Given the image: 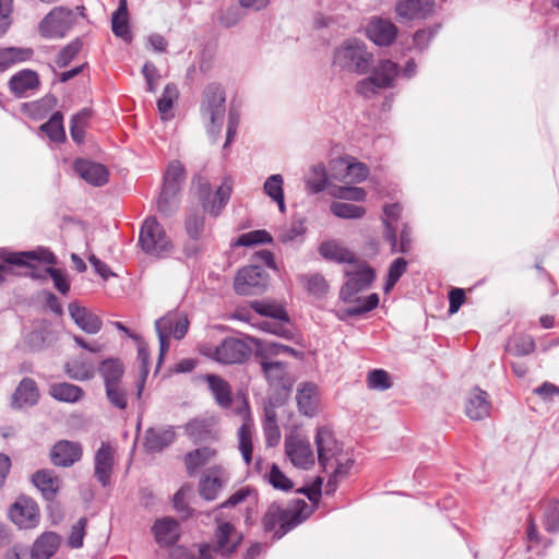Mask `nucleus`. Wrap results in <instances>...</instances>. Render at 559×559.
Masks as SVG:
<instances>
[{"mask_svg":"<svg viewBox=\"0 0 559 559\" xmlns=\"http://www.w3.org/2000/svg\"><path fill=\"white\" fill-rule=\"evenodd\" d=\"M334 195L338 199L359 202L366 199L367 193L359 187H340Z\"/></svg>","mask_w":559,"mask_h":559,"instance_id":"63","label":"nucleus"},{"mask_svg":"<svg viewBox=\"0 0 559 559\" xmlns=\"http://www.w3.org/2000/svg\"><path fill=\"white\" fill-rule=\"evenodd\" d=\"M261 367L271 384H280L287 373V365L274 359H261Z\"/></svg>","mask_w":559,"mask_h":559,"instance_id":"43","label":"nucleus"},{"mask_svg":"<svg viewBox=\"0 0 559 559\" xmlns=\"http://www.w3.org/2000/svg\"><path fill=\"white\" fill-rule=\"evenodd\" d=\"M50 456L55 465L68 467L81 460L82 448L78 442L61 440L52 447Z\"/></svg>","mask_w":559,"mask_h":559,"instance_id":"22","label":"nucleus"},{"mask_svg":"<svg viewBox=\"0 0 559 559\" xmlns=\"http://www.w3.org/2000/svg\"><path fill=\"white\" fill-rule=\"evenodd\" d=\"M200 353L219 364L231 365L243 362L250 355V347L238 338L227 337L215 347L209 344L201 345Z\"/></svg>","mask_w":559,"mask_h":559,"instance_id":"6","label":"nucleus"},{"mask_svg":"<svg viewBox=\"0 0 559 559\" xmlns=\"http://www.w3.org/2000/svg\"><path fill=\"white\" fill-rule=\"evenodd\" d=\"M173 427H154L145 431L143 445L147 452H160L175 440Z\"/></svg>","mask_w":559,"mask_h":559,"instance_id":"24","label":"nucleus"},{"mask_svg":"<svg viewBox=\"0 0 559 559\" xmlns=\"http://www.w3.org/2000/svg\"><path fill=\"white\" fill-rule=\"evenodd\" d=\"M242 19V13L236 5H231L222 11L217 17L218 23L225 27L236 25Z\"/></svg>","mask_w":559,"mask_h":559,"instance_id":"62","label":"nucleus"},{"mask_svg":"<svg viewBox=\"0 0 559 559\" xmlns=\"http://www.w3.org/2000/svg\"><path fill=\"white\" fill-rule=\"evenodd\" d=\"M296 401L299 411L305 416H314L319 411L320 403L318 386L311 382L300 383L297 389Z\"/></svg>","mask_w":559,"mask_h":559,"instance_id":"23","label":"nucleus"},{"mask_svg":"<svg viewBox=\"0 0 559 559\" xmlns=\"http://www.w3.org/2000/svg\"><path fill=\"white\" fill-rule=\"evenodd\" d=\"M215 521L217 523L215 551L229 556L240 544L242 535L230 523L222 522L218 514Z\"/></svg>","mask_w":559,"mask_h":559,"instance_id":"18","label":"nucleus"},{"mask_svg":"<svg viewBox=\"0 0 559 559\" xmlns=\"http://www.w3.org/2000/svg\"><path fill=\"white\" fill-rule=\"evenodd\" d=\"M407 270V261L404 258H396L389 266L388 278L384 285V290L390 292L401 276Z\"/></svg>","mask_w":559,"mask_h":559,"instance_id":"53","label":"nucleus"},{"mask_svg":"<svg viewBox=\"0 0 559 559\" xmlns=\"http://www.w3.org/2000/svg\"><path fill=\"white\" fill-rule=\"evenodd\" d=\"M112 33L129 43L132 39V35L129 28L127 0H119V7L114 12L111 17Z\"/></svg>","mask_w":559,"mask_h":559,"instance_id":"37","label":"nucleus"},{"mask_svg":"<svg viewBox=\"0 0 559 559\" xmlns=\"http://www.w3.org/2000/svg\"><path fill=\"white\" fill-rule=\"evenodd\" d=\"M75 16L71 10L62 7L55 8L39 24V32L44 37L62 38L70 31Z\"/></svg>","mask_w":559,"mask_h":559,"instance_id":"10","label":"nucleus"},{"mask_svg":"<svg viewBox=\"0 0 559 559\" xmlns=\"http://www.w3.org/2000/svg\"><path fill=\"white\" fill-rule=\"evenodd\" d=\"M544 524L546 530L550 533L559 531V501L552 502L547 507Z\"/></svg>","mask_w":559,"mask_h":559,"instance_id":"60","label":"nucleus"},{"mask_svg":"<svg viewBox=\"0 0 559 559\" xmlns=\"http://www.w3.org/2000/svg\"><path fill=\"white\" fill-rule=\"evenodd\" d=\"M535 341L530 335H515L508 342L506 349L515 356L530 355L535 350Z\"/></svg>","mask_w":559,"mask_h":559,"instance_id":"44","label":"nucleus"},{"mask_svg":"<svg viewBox=\"0 0 559 559\" xmlns=\"http://www.w3.org/2000/svg\"><path fill=\"white\" fill-rule=\"evenodd\" d=\"M270 484L281 490H290L293 488V481L280 469L276 464H272L271 469L267 474Z\"/></svg>","mask_w":559,"mask_h":559,"instance_id":"55","label":"nucleus"},{"mask_svg":"<svg viewBox=\"0 0 559 559\" xmlns=\"http://www.w3.org/2000/svg\"><path fill=\"white\" fill-rule=\"evenodd\" d=\"M100 373L105 381V386L120 383L123 373L121 364L118 360L108 359L103 361L100 366Z\"/></svg>","mask_w":559,"mask_h":559,"instance_id":"50","label":"nucleus"},{"mask_svg":"<svg viewBox=\"0 0 559 559\" xmlns=\"http://www.w3.org/2000/svg\"><path fill=\"white\" fill-rule=\"evenodd\" d=\"M331 212L340 218L357 219L364 217L366 209L352 203L333 202L331 204Z\"/></svg>","mask_w":559,"mask_h":559,"instance_id":"48","label":"nucleus"},{"mask_svg":"<svg viewBox=\"0 0 559 559\" xmlns=\"http://www.w3.org/2000/svg\"><path fill=\"white\" fill-rule=\"evenodd\" d=\"M66 371L70 378L79 381L90 380L95 374L94 366L82 360L68 362L66 366Z\"/></svg>","mask_w":559,"mask_h":559,"instance_id":"49","label":"nucleus"},{"mask_svg":"<svg viewBox=\"0 0 559 559\" xmlns=\"http://www.w3.org/2000/svg\"><path fill=\"white\" fill-rule=\"evenodd\" d=\"M272 236L263 229L252 230L246 234H241L233 243L236 247H250L261 243L272 242Z\"/></svg>","mask_w":559,"mask_h":559,"instance_id":"51","label":"nucleus"},{"mask_svg":"<svg viewBox=\"0 0 559 559\" xmlns=\"http://www.w3.org/2000/svg\"><path fill=\"white\" fill-rule=\"evenodd\" d=\"M51 141L60 142L66 139L64 129L62 126V115L55 112L51 118L40 127Z\"/></svg>","mask_w":559,"mask_h":559,"instance_id":"52","label":"nucleus"},{"mask_svg":"<svg viewBox=\"0 0 559 559\" xmlns=\"http://www.w3.org/2000/svg\"><path fill=\"white\" fill-rule=\"evenodd\" d=\"M231 187L227 182H223L214 192L210 182L199 179L198 195L202 203V209L210 212L211 215L217 216L225 207L230 198Z\"/></svg>","mask_w":559,"mask_h":559,"instance_id":"12","label":"nucleus"},{"mask_svg":"<svg viewBox=\"0 0 559 559\" xmlns=\"http://www.w3.org/2000/svg\"><path fill=\"white\" fill-rule=\"evenodd\" d=\"M61 544V536L55 532H45L39 535L31 549L33 559H49L58 550Z\"/></svg>","mask_w":559,"mask_h":559,"instance_id":"28","label":"nucleus"},{"mask_svg":"<svg viewBox=\"0 0 559 559\" xmlns=\"http://www.w3.org/2000/svg\"><path fill=\"white\" fill-rule=\"evenodd\" d=\"M153 533L156 542L160 546H170L175 544L179 537V525L171 518H163L155 522Z\"/></svg>","mask_w":559,"mask_h":559,"instance_id":"31","label":"nucleus"},{"mask_svg":"<svg viewBox=\"0 0 559 559\" xmlns=\"http://www.w3.org/2000/svg\"><path fill=\"white\" fill-rule=\"evenodd\" d=\"M225 91L216 83L209 84L202 95L201 119L211 135H217L223 127L226 106Z\"/></svg>","mask_w":559,"mask_h":559,"instance_id":"3","label":"nucleus"},{"mask_svg":"<svg viewBox=\"0 0 559 559\" xmlns=\"http://www.w3.org/2000/svg\"><path fill=\"white\" fill-rule=\"evenodd\" d=\"M348 265L349 266L345 270L348 280L341 289V298L346 302H355V305L346 309L348 316H359L373 310L379 304V296L377 294L354 299L357 293L367 288L372 283L374 280V271L368 264L360 263L357 260L354 264Z\"/></svg>","mask_w":559,"mask_h":559,"instance_id":"1","label":"nucleus"},{"mask_svg":"<svg viewBox=\"0 0 559 559\" xmlns=\"http://www.w3.org/2000/svg\"><path fill=\"white\" fill-rule=\"evenodd\" d=\"M185 180V168L178 160L168 165L164 178V186L158 198V210L164 214H169L176 206V197L180 186Z\"/></svg>","mask_w":559,"mask_h":559,"instance_id":"7","label":"nucleus"},{"mask_svg":"<svg viewBox=\"0 0 559 559\" xmlns=\"http://www.w3.org/2000/svg\"><path fill=\"white\" fill-rule=\"evenodd\" d=\"M433 8V0H399L395 4V14L404 22L425 20L432 14Z\"/></svg>","mask_w":559,"mask_h":559,"instance_id":"16","label":"nucleus"},{"mask_svg":"<svg viewBox=\"0 0 559 559\" xmlns=\"http://www.w3.org/2000/svg\"><path fill=\"white\" fill-rule=\"evenodd\" d=\"M178 90L174 84L165 86L160 98L157 102V108L162 116V119L168 120L173 117L171 109L175 102L178 99Z\"/></svg>","mask_w":559,"mask_h":559,"instance_id":"45","label":"nucleus"},{"mask_svg":"<svg viewBox=\"0 0 559 559\" xmlns=\"http://www.w3.org/2000/svg\"><path fill=\"white\" fill-rule=\"evenodd\" d=\"M242 419V424L238 430V448L243 461L249 464L252 456V430L253 424L247 401H242L241 406L237 411Z\"/></svg>","mask_w":559,"mask_h":559,"instance_id":"17","label":"nucleus"},{"mask_svg":"<svg viewBox=\"0 0 559 559\" xmlns=\"http://www.w3.org/2000/svg\"><path fill=\"white\" fill-rule=\"evenodd\" d=\"M332 165L334 177L341 181L358 183L366 180L369 175L368 166L350 156L334 159Z\"/></svg>","mask_w":559,"mask_h":559,"instance_id":"14","label":"nucleus"},{"mask_svg":"<svg viewBox=\"0 0 559 559\" xmlns=\"http://www.w3.org/2000/svg\"><path fill=\"white\" fill-rule=\"evenodd\" d=\"M399 73L400 66L396 62L390 59L380 60L368 78L357 82L355 90L364 97H370L380 90L393 87Z\"/></svg>","mask_w":559,"mask_h":559,"instance_id":"4","label":"nucleus"},{"mask_svg":"<svg viewBox=\"0 0 559 559\" xmlns=\"http://www.w3.org/2000/svg\"><path fill=\"white\" fill-rule=\"evenodd\" d=\"M116 448L109 443L103 442L95 454V476L99 483L106 487L110 481V476L115 465Z\"/></svg>","mask_w":559,"mask_h":559,"instance_id":"20","label":"nucleus"},{"mask_svg":"<svg viewBox=\"0 0 559 559\" xmlns=\"http://www.w3.org/2000/svg\"><path fill=\"white\" fill-rule=\"evenodd\" d=\"M263 432L265 437V442L269 447H274L280 442L281 430L277 426L276 413L273 409L265 411Z\"/></svg>","mask_w":559,"mask_h":559,"instance_id":"47","label":"nucleus"},{"mask_svg":"<svg viewBox=\"0 0 559 559\" xmlns=\"http://www.w3.org/2000/svg\"><path fill=\"white\" fill-rule=\"evenodd\" d=\"M50 394L59 401L75 403L84 395L83 390L71 383H58L50 388Z\"/></svg>","mask_w":559,"mask_h":559,"instance_id":"42","label":"nucleus"},{"mask_svg":"<svg viewBox=\"0 0 559 559\" xmlns=\"http://www.w3.org/2000/svg\"><path fill=\"white\" fill-rule=\"evenodd\" d=\"M399 32L392 20L380 15L371 16L365 26L366 37L379 47L391 46L396 40Z\"/></svg>","mask_w":559,"mask_h":559,"instance_id":"11","label":"nucleus"},{"mask_svg":"<svg viewBox=\"0 0 559 559\" xmlns=\"http://www.w3.org/2000/svg\"><path fill=\"white\" fill-rule=\"evenodd\" d=\"M38 86V74L32 70H21L9 80V88L16 97H25L28 92L37 90Z\"/></svg>","mask_w":559,"mask_h":559,"instance_id":"27","label":"nucleus"},{"mask_svg":"<svg viewBox=\"0 0 559 559\" xmlns=\"http://www.w3.org/2000/svg\"><path fill=\"white\" fill-rule=\"evenodd\" d=\"M139 242L144 252L157 258L167 257L174 249L170 238L155 217L144 221Z\"/></svg>","mask_w":559,"mask_h":559,"instance_id":"5","label":"nucleus"},{"mask_svg":"<svg viewBox=\"0 0 559 559\" xmlns=\"http://www.w3.org/2000/svg\"><path fill=\"white\" fill-rule=\"evenodd\" d=\"M82 44L80 40H73L69 45H67L57 56L56 64L59 68L67 67L79 53L81 50Z\"/></svg>","mask_w":559,"mask_h":559,"instance_id":"56","label":"nucleus"},{"mask_svg":"<svg viewBox=\"0 0 559 559\" xmlns=\"http://www.w3.org/2000/svg\"><path fill=\"white\" fill-rule=\"evenodd\" d=\"M299 280L306 286L307 292L316 297H322L329 292L326 280L319 273L301 275Z\"/></svg>","mask_w":559,"mask_h":559,"instance_id":"46","label":"nucleus"},{"mask_svg":"<svg viewBox=\"0 0 559 559\" xmlns=\"http://www.w3.org/2000/svg\"><path fill=\"white\" fill-rule=\"evenodd\" d=\"M384 239L391 246V253H406L411 250L412 239H411V230L407 226H404L403 230L400 234V241H397L396 228L392 225L388 219L384 221Z\"/></svg>","mask_w":559,"mask_h":559,"instance_id":"34","label":"nucleus"},{"mask_svg":"<svg viewBox=\"0 0 559 559\" xmlns=\"http://www.w3.org/2000/svg\"><path fill=\"white\" fill-rule=\"evenodd\" d=\"M206 382L217 405L227 409L233 404V391L229 383L216 374H207Z\"/></svg>","mask_w":559,"mask_h":559,"instance_id":"32","label":"nucleus"},{"mask_svg":"<svg viewBox=\"0 0 559 559\" xmlns=\"http://www.w3.org/2000/svg\"><path fill=\"white\" fill-rule=\"evenodd\" d=\"M320 255L328 261L335 263L354 264L355 254L337 240H325L319 246Z\"/></svg>","mask_w":559,"mask_h":559,"instance_id":"29","label":"nucleus"},{"mask_svg":"<svg viewBox=\"0 0 559 559\" xmlns=\"http://www.w3.org/2000/svg\"><path fill=\"white\" fill-rule=\"evenodd\" d=\"M71 319L87 334H96L102 330V319L85 307L71 302L68 307Z\"/></svg>","mask_w":559,"mask_h":559,"instance_id":"21","label":"nucleus"},{"mask_svg":"<svg viewBox=\"0 0 559 559\" xmlns=\"http://www.w3.org/2000/svg\"><path fill=\"white\" fill-rule=\"evenodd\" d=\"M368 386L372 390L384 391L392 386L390 374L382 369H376L368 373Z\"/></svg>","mask_w":559,"mask_h":559,"instance_id":"54","label":"nucleus"},{"mask_svg":"<svg viewBox=\"0 0 559 559\" xmlns=\"http://www.w3.org/2000/svg\"><path fill=\"white\" fill-rule=\"evenodd\" d=\"M8 516L20 530H33L39 524L40 510L34 499L21 496L10 506Z\"/></svg>","mask_w":559,"mask_h":559,"instance_id":"8","label":"nucleus"},{"mask_svg":"<svg viewBox=\"0 0 559 559\" xmlns=\"http://www.w3.org/2000/svg\"><path fill=\"white\" fill-rule=\"evenodd\" d=\"M204 213L203 209H191L186 217V231L192 240H199L204 231Z\"/></svg>","mask_w":559,"mask_h":559,"instance_id":"40","label":"nucleus"},{"mask_svg":"<svg viewBox=\"0 0 559 559\" xmlns=\"http://www.w3.org/2000/svg\"><path fill=\"white\" fill-rule=\"evenodd\" d=\"M267 284V273L260 265L251 264L238 271L234 287L239 295H255L262 293Z\"/></svg>","mask_w":559,"mask_h":559,"instance_id":"9","label":"nucleus"},{"mask_svg":"<svg viewBox=\"0 0 559 559\" xmlns=\"http://www.w3.org/2000/svg\"><path fill=\"white\" fill-rule=\"evenodd\" d=\"M33 484L39 489L43 496L51 499L58 492L61 481L51 471L41 469L32 477Z\"/></svg>","mask_w":559,"mask_h":559,"instance_id":"36","label":"nucleus"},{"mask_svg":"<svg viewBox=\"0 0 559 559\" xmlns=\"http://www.w3.org/2000/svg\"><path fill=\"white\" fill-rule=\"evenodd\" d=\"M284 179L280 174L270 176L263 186L264 193L270 197L277 205L280 211L285 212V200H284Z\"/></svg>","mask_w":559,"mask_h":559,"instance_id":"41","label":"nucleus"},{"mask_svg":"<svg viewBox=\"0 0 559 559\" xmlns=\"http://www.w3.org/2000/svg\"><path fill=\"white\" fill-rule=\"evenodd\" d=\"M285 452L296 467L308 469L314 464V455L311 445L309 441L300 435L286 437Z\"/></svg>","mask_w":559,"mask_h":559,"instance_id":"13","label":"nucleus"},{"mask_svg":"<svg viewBox=\"0 0 559 559\" xmlns=\"http://www.w3.org/2000/svg\"><path fill=\"white\" fill-rule=\"evenodd\" d=\"M106 395L110 404L115 407L119 409H124L127 407V394L120 383L107 386Z\"/></svg>","mask_w":559,"mask_h":559,"instance_id":"58","label":"nucleus"},{"mask_svg":"<svg viewBox=\"0 0 559 559\" xmlns=\"http://www.w3.org/2000/svg\"><path fill=\"white\" fill-rule=\"evenodd\" d=\"M317 445L318 460L320 465L326 469L332 460H337L342 455V449L331 430L325 427L317 429L314 437Z\"/></svg>","mask_w":559,"mask_h":559,"instance_id":"15","label":"nucleus"},{"mask_svg":"<svg viewBox=\"0 0 559 559\" xmlns=\"http://www.w3.org/2000/svg\"><path fill=\"white\" fill-rule=\"evenodd\" d=\"M13 0H0V38L5 35L12 23Z\"/></svg>","mask_w":559,"mask_h":559,"instance_id":"61","label":"nucleus"},{"mask_svg":"<svg viewBox=\"0 0 559 559\" xmlns=\"http://www.w3.org/2000/svg\"><path fill=\"white\" fill-rule=\"evenodd\" d=\"M215 455L216 452L211 448H200L188 452L183 459L187 473L190 476L194 475L200 467L210 463Z\"/></svg>","mask_w":559,"mask_h":559,"instance_id":"39","label":"nucleus"},{"mask_svg":"<svg viewBox=\"0 0 559 559\" xmlns=\"http://www.w3.org/2000/svg\"><path fill=\"white\" fill-rule=\"evenodd\" d=\"M258 349L257 353L261 359H273L276 356L283 355V344L280 343H262L255 342Z\"/></svg>","mask_w":559,"mask_h":559,"instance_id":"64","label":"nucleus"},{"mask_svg":"<svg viewBox=\"0 0 559 559\" xmlns=\"http://www.w3.org/2000/svg\"><path fill=\"white\" fill-rule=\"evenodd\" d=\"M74 169L81 178L93 186H103L108 181V169L99 163L79 159L74 163Z\"/></svg>","mask_w":559,"mask_h":559,"instance_id":"25","label":"nucleus"},{"mask_svg":"<svg viewBox=\"0 0 559 559\" xmlns=\"http://www.w3.org/2000/svg\"><path fill=\"white\" fill-rule=\"evenodd\" d=\"M490 402L488 401V394L475 388L471 391L466 403L465 413L472 420H481L490 414Z\"/></svg>","mask_w":559,"mask_h":559,"instance_id":"26","label":"nucleus"},{"mask_svg":"<svg viewBox=\"0 0 559 559\" xmlns=\"http://www.w3.org/2000/svg\"><path fill=\"white\" fill-rule=\"evenodd\" d=\"M176 313L169 312L155 322V330L159 340V360L169 348V338L173 334Z\"/></svg>","mask_w":559,"mask_h":559,"instance_id":"38","label":"nucleus"},{"mask_svg":"<svg viewBox=\"0 0 559 559\" xmlns=\"http://www.w3.org/2000/svg\"><path fill=\"white\" fill-rule=\"evenodd\" d=\"M39 391L34 380L24 378L12 395V406L22 408L37 403Z\"/></svg>","mask_w":559,"mask_h":559,"instance_id":"30","label":"nucleus"},{"mask_svg":"<svg viewBox=\"0 0 559 559\" xmlns=\"http://www.w3.org/2000/svg\"><path fill=\"white\" fill-rule=\"evenodd\" d=\"M86 524V518H81L75 524L72 525L70 535L68 537V545L71 548H80L83 546Z\"/></svg>","mask_w":559,"mask_h":559,"instance_id":"57","label":"nucleus"},{"mask_svg":"<svg viewBox=\"0 0 559 559\" xmlns=\"http://www.w3.org/2000/svg\"><path fill=\"white\" fill-rule=\"evenodd\" d=\"M4 262L15 265L33 266V261H44L48 264L56 263V257L52 252L44 249L37 251L8 253L3 257Z\"/></svg>","mask_w":559,"mask_h":559,"instance_id":"33","label":"nucleus"},{"mask_svg":"<svg viewBox=\"0 0 559 559\" xmlns=\"http://www.w3.org/2000/svg\"><path fill=\"white\" fill-rule=\"evenodd\" d=\"M33 56L32 48L23 47H5L0 48V73L7 71L11 67L27 61Z\"/></svg>","mask_w":559,"mask_h":559,"instance_id":"35","label":"nucleus"},{"mask_svg":"<svg viewBox=\"0 0 559 559\" xmlns=\"http://www.w3.org/2000/svg\"><path fill=\"white\" fill-rule=\"evenodd\" d=\"M253 308L258 313L262 316L277 320H286V313L284 309L278 305L270 302H255Z\"/></svg>","mask_w":559,"mask_h":559,"instance_id":"59","label":"nucleus"},{"mask_svg":"<svg viewBox=\"0 0 559 559\" xmlns=\"http://www.w3.org/2000/svg\"><path fill=\"white\" fill-rule=\"evenodd\" d=\"M225 483V471L221 466H212L207 468L199 484L200 496L207 501L215 500Z\"/></svg>","mask_w":559,"mask_h":559,"instance_id":"19","label":"nucleus"},{"mask_svg":"<svg viewBox=\"0 0 559 559\" xmlns=\"http://www.w3.org/2000/svg\"><path fill=\"white\" fill-rule=\"evenodd\" d=\"M373 62V53L365 41L347 38L333 50L332 66L350 74H366Z\"/></svg>","mask_w":559,"mask_h":559,"instance_id":"2","label":"nucleus"}]
</instances>
